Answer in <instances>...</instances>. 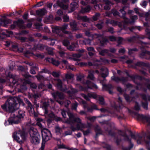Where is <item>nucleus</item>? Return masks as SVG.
<instances>
[{"label":"nucleus","mask_w":150,"mask_h":150,"mask_svg":"<svg viewBox=\"0 0 150 150\" xmlns=\"http://www.w3.org/2000/svg\"><path fill=\"white\" fill-rule=\"evenodd\" d=\"M80 19L84 22L89 21V19L86 16H81L80 17Z\"/></svg>","instance_id":"nucleus-51"},{"label":"nucleus","mask_w":150,"mask_h":150,"mask_svg":"<svg viewBox=\"0 0 150 150\" xmlns=\"http://www.w3.org/2000/svg\"><path fill=\"white\" fill-rule=\"evenodd\" d=\"M113 88L112 86L110 84L107 85H103V89L108 91L109 93L112 94V91L110 90V89H112Z\"/></svg>","instance_id":"nucleus-19"},{"label":"nucleus","mask_w":150,"mask_h":150,"mask_svg":"<svg viewBox=\"0 0 150 150\" xmlns=\"http://www.w3.org/2000/svg\"><path fill=\"white\" fill-rule=\"evenodd\" d=\"M98 100L99 101V104L102 105H104L105 104L104 99L103 97L99 96L98 97Z\"/></svg>","instance_id":"nucleus-40"},{"label":"nucleus","mask_w":150,"mask_h":150,"mask_svg":"<svg viewBox=\"0 0 150 150\" xmlns=\"http://www.w3.org/2000/svg\"><path fill=\"white\" fill-rule=\"evenodd\" d=\"M56 132L57 134H61L62 131L61 128L58 125L56 126L55 127Z\"/></svg>","instance_id":"nucleus-43"},{"label":"nucleus","mask_w":150,"mask_h":150,"mask_svg":"<svg viewBox=\"0 0 150 150\" xmlns=\"http://www.w3.org/2000/svg\"><path fill=\"white\" fill-rule=\"evenodd\" d=\"M121 77H116L115 76H113L111 77V80L117 82H118L120 81Z\"/></svg>","instance_id":"nucleus-41"},{"label":"nucleus","mask_w":150,"mask_h":150,"mask_svg":"<svg viewBox=\"0 0 150 150\" xmlns=\"http://www.w3.org/2000/svg\"><path fill=\"white\" fill-rule=\"evenodd\" d=\"M94 36L96 38L98 39L100 41V43L102 46H103L105 42H108V39L104 38L103 35L95 34Z\"/></svg>","instance_id":"nucleus-10"},{"label":"nucleus","mask_w":150,"mask_h":150,"mask_svg":"<svg viewBox=\"0 0 150 150\" xmlns=\"http://www.w3.org/2000/svg\"><path fill=\"white\" fill-rule=\"evenodd\" d=\"M91 10V7L89 6H87L85 8H82L81 11V12L82 13L89 12Z\"/></svg>","instance_id":"nucleus-26"},{"label":"nucleus","mask_w":150,"mask_h":150,"mask_svg":"<svg viewBox=\"0 0 150 150\" xmlns=\"http://www.w3.org/2000/svg\"><path fill=\"white\" fill-rule=\"evenodd\" d=\"M15 115V113H11L10 118L4 123L5 125L13 124H17L20 123V120L17 117H15L14 116Z\"/></svg>","instance_id":"nucleus-6"},{"label":"nucleus","mask_w":150,"mask_h":150,"mask_svg":"<svg viewBox=\"0 0 150 150\" xmlns=\"http://www.w3.org/2000/svg\"><path fill=\"white\" fill-rule=\"evenodd\" d=\"M83 44L85 45H91V40L89 39H85L82 41Z\"/></svg>","instance_id":"nucleus-52"},{"label":"nucleus","mask_w":150,"mask_h":150,"mask_svg":"<svg viewBox=\"0 0 150 150\" xmlns=\"http://www.w3.org/2000/svg\"><path fill=\"white\" fill-rule=\"evenodd\" d=\"M134 117L138 120H146L150 125V116H144L137 113H134Z\"/></svg>","instance_id":"nucleus-8"},{"label":"nucleus","mask_w":150,"mask_h":150,"mask_svg":"<svg viewBox=\"0 0 150 150\" xmlns=\"http://www.w3.org/2000/svg\"><path fill=\"white\" fill-rule=\"evenodd\" d=\"M142 105L143 107L145 109H148V103L147 102L145 103H142Z\"/></svg>","instance_id":"nucleus-61"},{"label":"nucleus","mask_w":150,"mask_h":150,"mask_svg":"<svg viewBox=\"0 0 150 150\" xmlns=\"http://www.w3.org/2000/svg\"><path fill=\"white\" fill-rule=\"evenodd\" d=\"M122 18L124 19V22L125 24H130V22L131 21L129 19L126 18L125 16H124V17H123Z\"/></svg>","instance_id":"nucleus-58"},{"label":"nucleus","mask_w":150,"mask_h":150,"mask_svg":"<svg viewBox=\"0 0 150 150\" xmlns=\"http://www.w3.org/2000/svg\"><path fill=\"white\" fill-rule=\"evenodd\" d=\"M52 95L54 99H56L57 96H58L60 99H63L65 97L63 93L58 91L52 93Z\"/></svg>","instance_id":"nucleus-13"},{"label":"nucleus","mask_w":150,"mask_h":150,"mask_svg":"<svg viewBox=\"0 0 150 150\" xmlns=\"http://www.w3.org/2000/svg\"><path fill=\"white\" fill-rule=\"evenodd\" d=\"M105 23L106 24H110L112 25H116L117 22L113 20L108 19L106 20Z\"/></svg>","instance_id":"nucleus-36"},{"label":"nucleus","mask_w":150,"mask_h":150,"mask_svg":"<svg viewBox=\"0 0 150 150\" xmlns=\"http://www.w3.org/2000/svg\"><path fill=\"white\" fill-rule=\"evenodd\" d=\"M101 76L103 78H105L109 74L108 70L107 68L105 67L102 68L100 69Z\"/></svg>","instance_id":"nucleus-11"},{"label":"nucleus","mask_w":150,"mask_h":150,"mask_svg":"<svg viewBox=\"0 0 150 150\" xmlns=\"http://www.w3.org/2000/svg\"><path fill=\"white\" fill-rule=\"evenodd\" d=\"M94 71H89L87 78L92 80L94 81L95 79V77L94 76Z\"/></svg>","instance_id":"nucleus-30"},{"label":"nucleus","mask_w":150,"mask_h":150,"mask_svg":"<svg viewBox=\"0 0 150 150\" xmlns=\"http://www.w3.org/2000/svg\"><path fill=\"white\" fill-rule=\"evenodd\" d=\"M103 21H101L100 23H99L95 25L99 29H101L103 26Z\"/></svg>","instance_id":"nucleus-42"},{"label":"nucleus","mask_w":150,"mask_h":150,"mask_svg":"<svg viewBox=\"0 0 150 150\" xmlns=\"http://www.w3.org/2000/svg\"><path fill=\"white\" fill-rule=\"evenodd\" d=\"M88 86V88H92L97 89L98 88L97 86L95 84L92 83L91 81L87 80L86 83Z\"/></svg>","instance_id":"nucleus-17"},{"label":"nucleus","mask_w":150,"mask_h":150,"mask_svg":"<svg viewBox=\"0 0 150 150\" xmlns=\"http://www.w3.org/2000/svg\"><path fill=\"white\" fill-rule=\"evenodd\" d=\"M125 9V8L123 7L122 8V9H121L120 10V11L122 13V15L120 16V17H121L122 18L124 17V16H125V15H126V12L124 10Z\"/></svg>","instance_id":"nucleus-54"},{"label":"nucleus","mask_w":150,"mask_h":150,"mask_svg":"<svg viewBox=\"0 0 150 150\" xmlns=\"http://www.w3.org/2000/svg\"><path fill=\"white\" fill-rule=\"evenodd\" d=\"M132 137L135 139H137V143L138 144H140L141 143V140L142 139V137L140 136L139 135H135L134 134H131Z\"/></svg>","instance_id":"nucleus-22"},{"label":"nucleus","mask_w":150,"mask_h":150,"mask_svg":"<svg viewBox=\"0 0 150 150\" xmlns=\"http://www.w3.org/2000/svg\"><path fill=\"white\" fill-rule=\"evenodd\" d=\"M68 1V0H58L57 3L53 5V6L56 8H57L58 6H59L64 10H66L68 8V6L67 5H64L63 4V2L67 1Z\"/></svg>","instance_id":"nucleus-9"},{"label":"nucleus","mask_w":150,"mask_h":150,"mask_svg":"<svg viewBox=\"0 0 150 150\" xmlns=\"http://www.w3.org/2000/svg\"><path fill=\"white\" fill-rule=\"evenodd\" d=\"M67 114L69 119L63 121V122L69 124H72L75 122H77L78 124L76 126L79 127V130L83 131L82 129L85 128L86 127L85 124L81 122V119L79 117H76V115H74L71 113L68 112Z\"/></svg>","instance_id":"nucleus-2"},{"label":"nucleus","mask_w":150,"mask_h":150,"mask_svg":"<svg viewBox=\"0 0 150 150\" xmlns=\"http://www.w3.org/2000/svg\"><path fill=\"white\" fill-rule=\"evenodd\" d=\"M136 65L139 66H144L150 67V64H148L143 62H138L136 64Z\"/></svg>","instance_id":"nucleus-34"},{"label":"nucleus","mask_w":150,"mask_h":150,"mask_svg":"<svg viewBox=\"0 0 150 150\" xmlns=\"http://www.w3.org/2000/svg\"><path fill=\"white\" fill-rule=\"evenodd\" d=\"M120 134L123 137L124 140L131 143V140L129 139L128 136L124 132H121Z\"/></svg>","instance_id":"nucleus-25"},{"label":"nucleus","mask_w":150,"mask_h":150,"mask_svg":"<svg viewBox=\"0 0 150 150\" xmlns=\"http://www.w3.org/2000/svg\"><path fill=\"white\" fill-rule=\"evenodd\" d=\"M25 112L22 110H20L18 112V114H17V113L15 111V115L14 116L15 117H17L18 119L20 120V122L21 121L20 118H23L25 116Z\"/></svg>","instance_id":"nucleus-21"},{"label":"nucleus","mask_w":150,"mask_h":150,"mask_svg":"<svg viewBox=\"0 0 150 150\" xmlns=\"http://www.w3.org/2000/svg\"><path fill=\"white\" fill-rule=\"evenodd\" d=\"M82 55V54L80 53L78 54H72V56L73 57L77 59L81 57Z\"/></svg>","instance_id":"nucleus-53"},{"label":"nucleus","mask_w":150,"mask_h":150,"mask_svg":"<svg viewBox=\"0 0 150 150\" xmlns=\"http://www.w3.org/2000/svg\"><path fill=\"white\" fill-rule=\"evenodd\" d=\"M46 47H47V46H46L45 45L42 44H39L37 45L38 49L41 50H43L45 48L46 49Z\"/></svg>","instance_id":"nucleus-44"},{"label":"nucleus","mask_w":150,"mask_h":150,"mask_svg":"<svg viewBox=\"0 0 150 150\" xmlns=\"http://www.w3.org/2000/svg\"><path fill=\"white\" fill-rule=\"evenodd\" d=\"M1 21L4 23V26H6V24H8L10 22V20L7 18H5L1 20L0 18V21Z\"/></svg>","instance_id":"nucleus-46"},{"label":"nucleus","mask_w":150,"mask_h":150,"mask_svg":"<svg viewBox=\"0 0 150 150\" xmlns=\"http://www.w3.org/2000/svg\"><path fill=\"white\" fill-rule=\"evenodd\" d=\"M95 130L96 132V137L99 135L102 134V132L99 126L97 125L95 127Z\"/></svg>","instance_id":"nucleus-27"},{"label":"nucleus","mask_w":150,"mask_h":150,"mask_svg":"<svg viewBox=\"0 0 150 150\" xmlns=\"http://www.w3.org/2000/svg\"><path fill=\"white\" fill-rule=\"evenodd\" d=\"M46 59L48 62L52 63L54 65L56 66H58L60 64L59 61L56 60L52 58L47 57Z\"/></svg>","instance_id":"nucleus-14"},{"label":"nucleus","mask_w":150,"mask_h":150,"mask_svg":"<svg viewBox=\"0 0 150 150\" xmlns=\"http://www.w3.org/2000/svg\"><path fill=\"white\" fill-rule=\"evenodd\" d=\"M49 106V103L44 102L42 104V108L45 110V114H47L48 113V110L47 109V108Z\"/></svg>","instance_id":"nucleus-24"},{"label":"nucleus","mask_w":150,"mask_h":150,"mask_svg":"<svg viewBox=\"0 0 150 150\" xmlns=\"http://www.w3.org/2000/svg\"><path fill=\"white\" fill-rule=\"evenodd\" d=\"M61 31H63L67 29L68 27V24H64L60 26Z\"/></svg>","instance_id":"nucleus-50"},{"label":"nucleus","mask_w":150,"mask_h":150,"mask_svg":"<svg viewBox=\"0 0 150 150\" xmlns=\"http://www.w3.org/2000/svg\"><path fill=\"white\" fill-rule=\"evenodd\" d=\"M60 73L59 72L53 71L52 73V75L54 77H58L60 75Z\"/></svg>","instance_id":"nucleus-56"},{"label":"nucleus","mask_w":150,"mask_h":150,"mask_svg":"<svg viewBox=\"0 0 150 150\" xmlns=\"http://www.w3.org/2000/svg\"><path fill=\"white\" fill-rule=\"evenodd\" d=\"M142 96L143 99L145 100H150V96L147 95L146 96L144 94L142 95Z\"/></svg>","instance_id":"nucleus-49"},{"label":"nucleus","mask_w":150,"mask_h":150,"mask_svg":"<svg viewBox=\"0 0 150 150\" xmlns=\"http://www.w3.org/2000/svg\"><path fill=\"white\" fill-rule=\"evenodd\" d=\"M104 1L106 4V5L104 7V9L106 10H110V8L109 4L111 3V2L108 0H105V1Z\"/></svg>","instance_id":"nucleus-31"},{"label":"nucleus","mask_w":150,"mask_h":150,"mask_svg":"<svg viewBox=\"0 0 150 150\" xmlns=\"http://www.w3.org/2000/svg\"><path fill=\"white\" fill-rule=\"evenodd\" d=\"M29 133L31 143L35 144L39 143L40 136L38 134L37 130L34 127H32L30 128L29 130Z\"/></svg>","instance_id":"nucleus-4"},{"label":"nucleus","mask_w":150,"mask_h":150,"mask_svg":"<svg viewBox=\"0 0 150 150\" xmlns=\"http://www.w3.org/2000/svg\"><path fill=\"white\" fill-rule=\"evenodd\" d=\"M38 69V67L36 66V65L31 67L30 71V73L32 74H36L35 69L37 70Z\"/></svg>","instance_id":"nucleus-32"},{"label":"nucleus","mask_w":150,"mask_h":150,"mask_svg":"<svg viewBox=\"0 0 150 150\" xmlns=\"http://www.w3.org/2000/svg\"><path fill=\"white\" fill-rule=\"evenodd\" d=\"M74 76L73 74H65V77L67 79H70L73 78Z\"/></svg>","instance_id":"nucleus-55"},{"label":"nucleus","mask_w":150,"mask_h":150,"mask_svg":"<svg viewBox=\"0 0 150 150\" xmlns=\"http://www.w3.org/2000/svg\"><path fill=\"white\" fill-rule=\"evenodd\" d=\"M47 13V11L45 8H43L36 11V14L40 16H42L45 15Z\"/></svg>","instance_id":"nucleus-16"},{"label":"nucleus","mask_w":150,"mask_h":150,"mask_svg":"<svg viewBox=\"0 0 150 150\" xmlns=\"http://www.w3.org/2000/svg\"><path fill=\"white\" fill-rule=\"evenodd\" d=\"M128 54H129L131 55L134 53V52L137 51V50L136 48H134L133 49L128 48Z\"/></svg>","instance_id":"nucleus-48"},{"label":"nucleus","mask_w":150,"mask_h":150,"mask_svg":"<svg viewBox=\"0 0 150 150\" xmlns=\"http://www.w3.org/2000/svg\"><path fill=\"white\" fill-rule=\"evenodd\" d=\"M138 19L137 17V16L134 15L130 17L131 21L130 22V24H132L134 23L136 20Z\"/></svg>","instance_id":"nucleus-38"},{"label":"nucleus","mask_w":150,"mask_h":150,"mask_svg":"<svg viewBox=\"0 0 150 150\" xmlns=\"http://www.w3.org/2000/svg\"><path fill=\"white\" fill-rule=\"evenodd\" d=\"M37 125L40 128L41 130L44 129H46V128H45L44 126H42V125L40 122H37Z\"/></svg>","instance_id":"nucleus-62"},{"label":"nucleus","mask_w":150,"mask_h":150,"mask_svg":"<svg viewBox=\"0 0 150 150\" xmlns=\"http://www.w3.org/2000/svg\"><path fill=\"white\" fill-rule=\"evenodd\" d=\"M24 100L25 103L27 105V109L28 110L31 112L34 111L33 105L27 99H25Z\"/></svg>","instance_id":"nucleus-18"},{"label":"nucleus","mask_w":150,"mask_h":150,"mask_svg":"<svg viewBox=\"0 0 150 150\" xmlns=\"http://www.w3.org/2000/svg\"><path fill=\"white\" fill-rule=\"evenodd\" d=\"M128 81L127 78V77H121L120 81H121L123 84H124Z\"/></svg>","instance_id":"nucleus-57"},{"label":"nucleus","mask_w":150,"mask_h":150,"mask_svg":"<svg viewBox=\"0 0 150 150\" xmlns=\"http://www.w3.org/2000/svg\"><path fill=\"white\" fill-rule=\"evenodd\" d=\"M21 83H23V84L21 87V88L24 90H26L27 89L25 86L26 84H30V87L34 89H36L37 87L36 84L35 83H32L29 80H21Z\"/></svg>","instance_id":"nucleus-7"},{"label":"nucleus","mask_w":150,"mask_h":150,"mask_svg":"<svg viewBox=\"0 0 150 150\" xmlns=\"http://www.w3.org/2000/svg\"><path fill=\"white\" fill-rule=\"evenodd\" d=\"M17 98L15 97H10L8 98L5 104L1 105L2 108L5 111L9 113H15V111L18 108L16 103Z\"/></svg>","instance_id":"nucleus-1"},{"label":"nucleus","mask_w":150,"mask_h":150,"mask_svg":"<svg viewBox=\"0 0 150 150\" xmlns=\"http://www.w3.org/2000/svg\"><path fill=\"white\" fill-rule=\"evenodd\" d=\"M46 49L47 51V52L49 54L51 55H53L54 54L53 52L54 50V48L49 47L47 46L46 47Z\"/></svg>","instance_id":"nucleus-35"},{"label":"nucleus","mask_w":150,"mask_h":150,"mask_svg":"<svg viewBox=\"0 0 150 150\" xmlns=\"http://www.w3.org/2000/svg\"><path fill=\"white\" fill-rule=\"evenodd\" d=\"M42 137V146L40 150H43L45 147V142L50 140L52 137L50 131L47 129H44L41 130Z\"/></svg>","instance_id":"nucleus-3"},{"label":"nucleus","mask_w":150,"mask_h":150,"mask_svg":"<svg viewBox=\"0 0 150 150\" xmlns=\"http://www.w3.org/2000/svg\"><path fill=\"white\" fill-rule=\"evenodd\" d=\"M2 34L3 35H5L7 37H8L10 36V35L13 34V32L11 31L6 30L4 32H3Z\"/></svg>","instance_id":"nucleus-37"},{"label":"nucleus","mask_w":150,"mask_h":150,"mask_svg":"<svg viewBox=\"0 0 150 150\" xmlns=\"http://www.w3.org/2000/svg\"><path fill=\"white\" fill-rule=\"evenodd\" d=\"M82 96L86 100L89 101V97H92L93 98H95L96 97V95H94L91 94H88V96H86L84 94H81Z\"/></svg>","instance_id":"nucleus-23"},{"label":"nucleus","mask_w":150,"mask_h":150,"mask_svg":"<svg viewBox=\"0 0 150 150\" xmlns=\"http://www.w3.org/2000/svg\"><path fill=\"white\" fill-rule=\"evenodd\" d=\"M35 28L38 30H40L42 28V25L40 23H36L34 25Z\"/></svg>","instance_id":"nucleus-59"},{"label":"nucleus","mask_w":150,"mask_h":150,"mask_svg":"<svg viewBox=\"0 0 150 150\" xmlns=\"http://www.w3.org/2000/svg\"><path fill=\"white\" fill-rule=\"evenodd\" d=\"M62 43L65 46H67L68 45L69 43V42L68 40H65L63 41Z\"/></svg>","instance_id":"nucleus-63"},{"label":"nucleus","mask_w":150,"mask_h":150,"mask_svg":"<svg viewBox=\"0 0 150 150\" xmlns=\"http://www.w3.org/2000/svg\"><path fill=\"white\" fill-rule=\"evenodd\" d=\"M58 53L61 57H65V55L66 54V53L62 50H60L58 52Z\"/></svg>","instance_id":"nucleus-60"},{"label":"nucleus","mask_w":150,"mask_h":150,"mask_svg":"<svg viewBox=\"0 0 150 150\" xmlns=\"http://www.w3.org/2000/svg\"><path fill=\"white\" fill-rule=\"evenodd\" d=\"M24 23L23 21L22 20H19L15 22L14 23L16 24L20 28H23V25Z\"/></svg>","instance_id":"nucleus-28"},{"label":"nucleus","mask_w":150,"mask_h":150,"mask_svg":"<svg viewBox=\"0 0 150 150\" xmlns=\"http://www.w3.org/2000/svg\"><path fill=\"white\" fill-rule=\"evenodd\" d=\"M61 31L60 27L59 26L54 27L52 28V32L57 34L59 33Z\"/></svg>","instance_id":"nucleus-29"},{"label":"nucleus","mask_w":150,"mask_h":150,"mask_svg":"<svg viewBox=\"0 0 150 150\" xmlns=\"http://www.w3.org/2000/svg\"><path fill=\"white\" fill-rule=\"evenodd\" d=\"M78 105V103L76 102L72 104V108L73 110H76Z\"/></svg>","instance_id":"nucleus-64"},{"label":"nucleus","mask_w":150,"mask_h":150,"mask_svg":"<svg viewBox=\"0 0 150 150\" xmlns=\"http://www.w3.org/2000/svg\"><path fill=\"white\" fill-rule=\"evenodd\" d=\"M13 139L20 144H21L25 140L26 135L25 132L23 130L15 132L13 135Z\"/></svg>","instance_id":"nucleus-5"},{"label":"nucleus","mask_w":150,"mask_h":150,"mask_svg":"<svg viewBox=\"0 0 150 150\" xmlns=\"http://www.w3.org/2000/svg\"><path fill=\"white\" fill-rule=\"evenodd\" d=\"M9 76H10V74H9ZM11 76V78L10 79V80L12 81V83L13 85H14L17 82V79L14 78L13 75H10Z\"/></svg>","instance_id":"nucleus-39"},{"label":"nucleus","mask_w":150,"mask_h":150,"mask_svg":"<svg viewBox=\"0 0 150 150\" xmlns=\"http://www.w3.org/2000/svg\"><path fill=\"white\" fill-rule=\"evenodd\" d=\"M39 72L36 76H35L37 79L38 80L40 81L41 80H43L44 79V77L43 76L41 75L40 74Z\"/></svg>","instance_id":"nucleus-47"},{"label":"nucleus","mask_w":150,"mask_h":150,"mask_svg":"<svg viewBox=\"0 0 150 150\" xmlns=\"http://www.w3.org/2000/svg\"><path fill=\"white\" fill-rule=\"evenodd\" d=\"M70 27L73 31H76L78 30L77 28V23L74 20L71 21L69 23Z\"/></svg>","instance_id":"nucleus-15"},{"label":"nucleus","mask_w":150,"mask_h":150,"mask_svg":"<svg viewBox=\"0 0 150 150\" xmlns=\"http://www.w3.org/2000/svg\"><path fill=\"white\" fill-rule=\"evenodd\" d=\"M77 4L75 2H73L71 4V11H69L68 13H70L74 11L75 8L76 7Z\"/></svg>","instance_id":"nucleus-33"},{"label":"nucleus","mask_w":150,"mask_h":150,"mask_svg":"<svg viewBox=\"0 0 150 150\" xmlns=\"http://www.w3.org/2000/svg\"><path fill=\"white\" fill-rule=\"evenodd\" d=\"M57 81V85L58 89L61 91H66L67 90V88H63L62 87V82L61 80L59 79H57L56 80Z\"/></svg>","instance_id":"nucleus-12"},{"label":"nucleus","mask_w":150,"mask_h":150,"mask_svg":"<svg viewBox=\"0 0 150 150\" xmlns=\"http://www.w3.org/2000/svg\"><path fill=\"white\" fill-rule=\"evenodd\" d=\"M100 14L99 13H96L95 15L92 17V19L94 21H96L98 20L100 17Z\"/></svg>","instance_id":"nucleus-45"},{"label":"nucleus","mask_w":150,"mask_h":150,"mask_svg":"<svg viewBox=\"0 0 150 150\" xmlns=\"http://www.w3.org/2000/svg\"><path fill=\"white\" fill-rule=\"evenodd\" d=\"M99 54L102 56H104L105 54H107L108 55L112 57L113 55L109 53V50L107 49L102 50L99 52Z\"/></svg>","instance_id":"nucleus-20"}]
</instances>
